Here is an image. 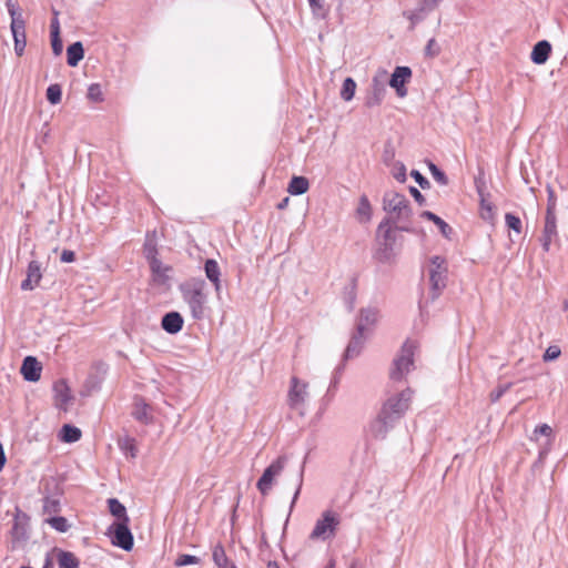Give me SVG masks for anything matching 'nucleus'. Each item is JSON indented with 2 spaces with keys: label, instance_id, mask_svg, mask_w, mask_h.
Wrapping results in <instances>:
<instances>
[{
  "label": "nucleus",
  "instance_id": "680f3d73",
  "mask_svg": "<svg viewBox=\"0 0 568 568\" xmlns=\"http://www.w3.org/2000/svg\"><path fill=\"white\" fill-rule=\"evenodd\" d=\"M7 463V457L2 444L0 443V471L3 469Z\"/></svg>",
  "mask_w": 568,
  "mask_h": 568
},
{
  "label": "nucleus",
  "instance_id": "20e7f679",
  "mask_svg": "<svg viewBox=\"0 0 568 568\" xmlns=\"http://www.w3.org/2000/svg\"><path fill=\"white\" fill-rule=\"evenodd\" d=\"M426 273L430 285V295L436 300L446 287L447 262L444 257L435 255L429 257L426 265Z\"/></svg>",
  "mask_w": 568,
  "mask_h": 568
},
{
  "label": "nucleus",
  "instance_id": "e433bc0d",
  "mask_svg": "<svg viewBox=\"0 0 568 568\" xmlns=\"http://www.w3.org/2000/svg\"><path fill=\"white\" fill-rule=\"evenodd\" d=\"M88 99L92 102H102L103 92L99 83H92L88 88Z\"/></svg>",
  "mask_w": 568,
  "mask_h": 568
},
{
  "label": "nucleus",
  "instance_id": "603ef678",
  "mask_svg": "<svg viewBox=\"0 0 568 568\" xmlns=\"http://www.w3.org/2000/svg\"><path fill=\"white\" fill-rule=\"evenodd\" d=\"M510 387V384L498 386L490 393L491 402H497Z\"/></svg>",
  "mask_w": 568,
  "mask_h": 568
},
{
  "label": "nucleus",
  "instance_id": "7c9ffc66",
  "mask_svg": "<svg viewBox=\"0 0 568 568\" xmlns=\"http://www.w3.org/2000/svg\"><path fill=\"white\" fill-rule=\"evenodd\" d=\"M357 84L353 78H346L343 81L342 89L339 95L343 101L349 102L353 100L356 92Z\"/></svg>",
  "mask_w": 568,
  "mask_h": 568
},
{
  "label": "nucleus",
  "instance_id": "393cba45",
  "mask_svg": "<svg viewBox=\"0 0 568 568\" xmlns=\"http://www.w3.org/2000/svg\"><path fill=\"white\" fill-rule=\"evenodd\" d=\"M310 189V182L305 176H293L287 185L291 195L305 194Z\"/></svg>",
  "mask_w": 568,
  "mask_h": 568
},
{
  "label": "nucleus",
  "instance_id": "ea45409f",
  "mask_svg": "<svg viewBox=\"0 0 568 568\" xmlns=\"http://www.w3.org/2000/svg\"><path fill=\"white\" fill-rule=\"evenodd\" d=\"M200 562V558L193 555L182 554L175 560L176 567H184L189 565H197Z\"/></svg>",
  "mask_w": 568,
  "mask_h": 568
},
{
  "label": "nucleus",
  "instance_id": "a878e982",
  "mask_svg": "<svg viewBox=\"0 0 568 568\" xmlns=\"http://www.w3.org/2000/svg\"><path fill=\"white\" fill-rule=\"evenodd\" d=\"M68 64L77 67L84 57V50L81 42H74L67 49Z\"/></svg>",
  "mask_w": 568,
  "mask_h": 568
},
{
  "label": "nucleus",
  "instance_id": "473e14b6",
  "mask_svg": "<svg viewBox=\"0 0 568 568\" xmlns=\"http://www.w3.org/2000/svg\"><path fill=\"white\" fill-rule=\"evenodd\" d=\"M377 233H378V236H383L384 244L386 246H392V244L394 242V237H395V232L392 229V226L389 225L388 221H384L378 225Z\"/></svg>",
  "mask_w": 568,
  "mask_h": 568
},
{
  "label": "nucleus",
  "instance_id": "6e6552de",
  "mask_svg": "<svg viewBox=\"0 0 568 568\" xmlns=\"http://www.w3.org/2000/svg\"><path fill=\"white\" fill-rule=\"evenodd\" d=\"M310 399V384L308 382L292 376L290 379V386L287 390V404L291 408L301 410L303 409Z\"/></svg>",
  "mask_w": 568,
  "mask_h": 568
},
{
  "label": "nucleus",
  "instance_id": "1a4fd4ad",
  "mask_svg": "<svg viewBox=\"0 0 568 568\" xmlns=\"http://www.w3.org/2000/svg\"><path fill=\"white\" fill-rule=\"evenodd\" d=\"M396 422L395 418L381 408L378 414L366 425L365 434L372 439H385L388 433L394 428Z\"/></svg>",
  "mask_w": 568,
  "mask_h": 568
},
{
  "label": "nucleus",
  "instance_id": "8fccbe9b",
  "mask_svg": "<svg viewBox=\"0 0 568 568\" xmlns=\"http://www.w3.org/2000/svg\"><path fill=\"white\" fill-rule=\"evenodd\" d=\"M430 172L434 179L439 182L440 184L445 185L447 184V178L436 165H430Z\"/></svg>",
  "mask_w": 568,
  "mask_h": 568
},
{
  "label": "nucleus",
  "instance_id": "412c9836",
  "mask_svg": "<svg viewBox=\"0 0 568 568\" xmlns=\"http://www.w3.org/2000/svg\"><path fill=\"white\" fill-rule=\"evenodd\" d=\"M132 415L136 420L143 424H150L153 420L152 409L150 405H148L142 399H135Z\"/></svg>",
  "mask_w": 568,
  "mask_h": 568
},
{
  "label": "nucleus",
  "instance_id": "39448f33",
  "mask_svg": "<svg viewBox=\"0 0 568 568\" xmlns=\"http://www.w3.org/2000/svg\"><path fill=\"white\" fill-rule=\"evenodd\" d=\"M417 349V344L412 341H406L397 356L394 358L393 366L389 371V377L394 382L404 379L407 374L413 369L414 355Z\"/></svg>",
  "mask_w": 568,
  "mask_h": 568
},
{
  "label": "nucleus",
  "instance_id": "6e6d98bb",
  "mask_svg": "<svg viewBox=\"0 0 568 568\" xmlns=\"http://www.w3.org/2000/svg\"><path fill=\"white\" fill-rule=\"evenodd\" d=\"M412 176L422 187H425V185L428 184L427 180L418 171H413Z\"/></svg>",
  "mask_w": 568,
  "mask_h": 568
},
{
  "label": "nucleus",
  "instance_id": "7ed1b4c3",
  "mask_svg": "<svg viewBox=\"0 0 568 568\" xmlns=\"http://www.w3.org/2000/svg\"><path fill=\"white\" fill-rule=\"evenodd\" d=\"M183 301L189 306L191 315L201 320L207 308L206 284L203 280H192L180 286Z\"/></svg>",
  "mask_w": 568,
  "mask_h": 568
},
{
  "label": "nucleus",
  "instance_id": "3c124183",
  "mask_svg": "<svg viewBox=\"0 0 568 568\" xmlns=\"http://www.w3.org/2000/svg\"><path fill=\"white\" fill-rule=\"evenodd\" d=\"M144 254L146 260L149 261V264L151 265L153 261H160L156 257V250L152 244H145L144 246Z\"/></svg>",
  "mask_w": 568,
  "mask_h": 568
},
{
  "label": "nucleus",
  "instance_id": "09e8293b",
  "mask_svg": "<svg viewBox=\"0 0 568 568\" xmlns=\"http://www.w3.org/2000/svg\"><path fill=\"white\" fill-rule=\"evenodd\" d=\"M43 509L45 513H55L59 509V500L55 498L48 497L44 499Z\"/></svg>",
  "mask_w": 568,
  "mask_h": 568
},
{
  "label": "nucleus",
  "instance_id": "423d86ee",
  "mask_svg": "<svg viewBox=\"0 0 568 568\" xmlns=\"http://www.w3.org/2000/svg\"><path fill=\"white\" fill-rule=\"evenodd\" d=\"M414 392L406 387L397 393L389 394L385 399L382 409L398 420L409 409Z\"/></svg>",
  "mask_w": 568,
  "mask_h": 568
},
{
  "label": "nucleus",
  "instance_id": "c03bdc74",
  "mask_svg": "<svg viewBox=\"0 0 568 568\" xmlns=\"http://www.w3.org/2000/svg\"><path fill=\"white\" fill-rule=\"evenodd\" d=\"M424 13L425 10L423 8L415 11H407L405 12V17L407 18V20L410 21L412 27H415L418 22H420L424 19Z\"/></svg>",
  "mask_w": 568,
  "mask_h": 568
},
{
  "label": "nucleus",
  "instance_id": "ddd939ff",
  "mask_svg": "<svg viewBox=\"0 0 568 568\" xmlns=\"http://www.w3.org/2000/svg\"><path fill=\"white\" fill-rule=\"evenodd\" d=\"M413 72L409 67H396L390 74L389 87L395 90L399 99H404L408 94L407 84L410 82Z\"/></svg>",
  "mask_w": 568,
  "mask_h": 568
},
{
  "label": "nucleus",
  "instance_id": "79ce46f5",
  "mask_svg": "<svg viewBox=\"0 0 568 568\" xmlns=\"http://www.w3.org/2000/svg\"><path fill=\"white\" fill-rule=\"evenodd\" d=\"M48 523L55 530L65 532L69 529V524L64 517H52L48 519Z\"/></svg>",
  "mask_w": 568,
  "mask_h": 568
},
{
  "label": "nucleus",
  "instance_id": "5701e85b",
  "mask_svg": "<svg viewBox=\"0 0 568 568\" xmlns=\"http://www.w3.org/2000/svg\"><path fill=\"white\" fill-rule=\"evenodd\" d=\"M551 45L548 41H539L535 44L531 51V60L536 64H544L549 58Z\"/></svg>",
  "mask_w": 568,
  "mask_h": 568
},
{
  "label": "nucleus",
  "instance_id": "aec40b11",
  "mask_svg": "<svg viewBox=\"0 0 568 568\" xmlns=\"http://www.w3.org/2000/svg\"><path fill=\"white\" fill-rule=\"evenodd\" d=\"M184 320L179 312H170L162 318V328L169 334H176L183 328Z\"/></svg>",
  "mask_w": 568,
  "mask_h": 568
},
{
  "label": "nucleus",
  "instance_id": "2eb2a0df",
  "mask_svg": "<svg viewBox=\"0 0 568 568\" xmlns=\"http://www.w3.org/2000/svg\"><path fill=\"white\" fill-rule=\"evenodd\" d=\"M42 280V267L38 261H31L27 267L26 278L21 282L22 291H33Z\"/></svg>",
  "mask_w": 568,
  "mask_h": 568
},
{
  "label": "nucleus",
  "instance_id": "a211bd4d",
  "mask_svg": "<svg viewBox=\"0 0 568 568\" xmlns=\"http://www.w3.org/2000/svg\"><path fill=\"white\" fill-rule=\"evenodd\" d=\"M557 236V215H546L545 225L542 235L540 237V242L542 248L548 252L550 250V245L552 240Z\"/></svg>",
  "mask_w": 568,
  "mask_h": 568
},
{
  "label": "nucleus",
  "instance_id": "f8f14e48",
  "mask_svg": "<svg viewBox=\"0 0 568 568\" xmlns=\"http://www.w3.org/2000/svg\"><path fill=\"white\" fill-rule=\"evenodd\" d=\"M285 467V458H276L263 473L258 479L256 487L262 495H267L276 479Z\"/></svg>",
  "mask_w": 568,
  "mask_h": 568
},
{
  "label": "nucleus",
  "instance_id": "4be33fe9",
  "mask_svg": "<svg viewBox=\"0 0 568 568\" xmlns=\"http://www.w3.org/2000/svg\"><path fill=\"white\" fill-rule=\"evenodd\" d=\"M372 216L373 207L371 205V202L366 195H362L358 200V204L355 211V217L359 223L366 224L371 222Z\"/></svg>",
  "mask_w": 568,
  "mask_h": 568
},
{
  "label": "nucleus",
  "instance_id": "f704fd0d",
  "mask_svg": "<svg viewBox=\"0 0 568 568\" xmlns=\"http://www.w3.org/2000/svg\"><path fill=\"white\" fill-rule=\"evenodd\" d=\"M213 561L219 568H227L232 562L229 561L224 548L220 545L213 549Z\"/></svg>",
  "mask_w": 568,
  "mask_h": 568
},
{
  "label": "nucleus",
  "instance_id": "774afa93",
  "mask_svg": "<svg viewBox=\"0 0 568 568\" xmlns=\"http://www.w3.org/2000/svg\"><path fill=\"white\" fill-rule=\"evenodd\" d=\"M301 485H302V483L300 481V484H298V486H297V489H296V491H295V494H294V497H293V501H292V504H294V503L296 501V499H297V497H298V495H300V491H301Z\"/></svg>",
  "mask_w": 568,
  "mask_h": 568
},
{
  "label": "nucleus",
  "instance_id": "9b49d317",
  "mask_svg": "<svg viewBox=\"0 0 568 568\" xmlns=\"http://www.w3.org/2000/svg\"><path fill=\"white\" fill-rule=\"evenodd\" d=\"M129 523L126 519L124 521H115L108 529L111 542L126 551L133 548V536L129 529Z\"/></svg>",
  "mask_w": 568,
  "mask_h": 568
},
{
  "label": "nucleus",
  "instance_id": "a18cd8bd",
  "mask_svg": "<svg viewBox=\"0 0 568 568\" xmlns=\"http://www.w3.org/2000/svg\"><path fill=\"white\" fill-rule=\"evenodd\" d=\"M480 215L484 220H491L494 216L493 205L485 199L480 201Z\"/></svg>",
  "mask_w": 568,
  "mask_h": 568
},
{
  "label": "nucleus",
  "instance_id": "2f4dec72",
  "mask_svg": "<svg viewBox=\"0 0 568 568\" xmlns=\"http://www.w3.org/2000/svg\"><path fill=\"white\" fill-rule=\"evenodd\" d=\"M108 504L109 510L114 517H116V521H124V519L130 521L125 507L118 499L111 498L108 500Z\"/></svg>",
  "mask_w": 568,
  "mask_h": 568
},
{
  "label": "nucleus",
  "instance_id": "f257e3e1",
  "mask_svg": "<svg viewBox=\"0 0 568 568\" xmlns=\"http://www.w3.org/2000/svg\"><path fill=\"white\" fill-rule=\"evenodd\" d=\"M379 320V311L375 306L361 308L356 321V334L353 336L346 348V357L356 356L364 343V339L373 332Z\"/></svg>",
  "mask_w": 568,
  "mask_h": 568
},
{
  "label": "nucleus",
  "instance_id": "5fc2aeb1",
  "mask_svg": "<svg viewBox=\"0 0 568 568\" xmlns=\"http://www.w3.org/2000/svg\"><path fill=\"white\" fill-rule=\"evenodd\" d=\"M75 260V255L73 251L64 250L61 253V261L64 263H72Z\"/></svg>",
  "mask_w": 568,
  "mask_h": 568
},
{
  "label": "nucleus",
  "instance_id": "c756f323",
  "mask_svg": "<svg viewBox=\"0 0 568 568\" xmlns=\"http://www.w3.org/2000/svg\"><path fill=\"white\" fill-rule=\"evenodd\" d=\"M59 437L64 443H75L81 438V430L71 425H64L60 430Z\"/></svg>",
  "mask_w": 568,
  "mask_h": 568
},
{
  "label": "nucleus",
  "instance_id": "bf43d9fd",
  "mask_svg": "<svg viewBox=\"0 0 568 568\" xmlns=\"http://www.w3.org/2000/svg\"><path fill=\"white\" fill-rule=\"evenodd\" d=\"M419 216L423 217V219H427V220H429L432 222H435L438 219L437 215H435L434 213H432L429 211L422 212Z\"/></svg>",
  "mask_w": 568,
  "mask_h": 568
},
{
  "label": "nucleus",
  "instance_id": "9d476101",
  "mask_svg": "<svg viewBox=\"0 0 568 568\" xmlns=\"http://www.w3.org/2000/svg\"><path fill=\"white\" fill-rule=\"evenodd\" d=\"M387 71L382 69L378 70L372 78L369 90L365 97V105L367 108H375L383 103L386 94V88L384 83Z\"/></svg>",
  "mask_w": 568,
  "mask_h": 568
},
{
  "label": "nucleus",
  "instance_id": "e2e57ef3",
  "mask_svg": "<svg viewBox=\"0 0 568 568\" xmlns=\"http://www.w3.org/2000/svg\"><path fill=\"white\" fill-rule=\"evenodd\" d=\"M443 0H424L425 8L433 9L438 6Z\"/></svg>",
  "mask_w": 568,
  "mask_h": 568
},
{
  "label": "nucleus",
  "instance_id": "c85d7f7f",
  "mask_svg": "<svg viewBox=\"0 0 568 568\" xmlns=\"http://www.w3.org/2000/svg\"><path fill=\"white\" fill-rule=\"evenodd\" d=\"M120 449L128 457L134 458L138 454L136 442L130 436L121 437L118 442Z\"/></svg>",
  "mask_w": 568,
  "mask_h": 568
},
{
  "label": "nucleus",
  "instance_id": "0eeeda50",
  "mask_svg": "<svg viewBox=\"0 0 568 568\" xmlns=\"http://www.w3.org/2000/svg\"><path fill=\"white\" fill-rule=\"evenodd\" d=\"M341 519L338 514L332 510H325L316 520L310 535L312 540H331L335 537Z\"/></svg>",
  "mask_w": 568,
  "mask_h": 568
},
{
  "label": "nucleus",
  "instance_id": "f3484780",
  "mask_svg": "<svg viewBox=\"0 0 568 568\" xmlns=\"http://www.w3.org/2000/svg\"><path fill=\"white\" fill-rule=\"evenodd\" d=\"M42 365L34 356H27L20 373L27 382H38L41 378Z\"/></svg>",
  "mask_w": 568,
  "mask_h": 568
},
{
  "label": "nucleus",
  "instance_id": "864d4df0",
  "mask_svg": "<svg viewBox=\"0 0 568 568\" xmlns=\"http://www.w3.org/2000/svg\"><path fill=\"white\" fill-rule=\"evenodd\" d=\"M51 45H52V51H53V53L55 55L61 54L62 49H63V44H62V41L60 39V34L59 36H51Z\"/></svg>",
  "mask_w": 568,
  "mask_h": 568
},
{
  "label": "nucleus",
  "instance_id": "6ab92c4d",
  "mask_svg": "<svg viewBox=\"0 0 568 568\" xmlns=\"http://www.w3.org/2000/svg\"><path fill=\"white\" fill-rule=\"evenodd\" d=\"M152 272V281L156 285H166L171 278V267L163 265L161 261H153L150 265Z\"/></svg>",
  "mask_w": 568,
  "mask_h": 568
},
{
  "label": "nucleus",
  "instance_id": "de8ad7c7",
  "mask_svg": "<svg viewBox=\"0 0 568 568\" xmlns=\"http://www.w3.org/2000/svg\"><path fill=\"white\" fill-rule=\"evenodd\" d=\"M434 224L438 227V230L440 231V233L443 234L444 237H446V239L450 237L452 227L444 220H442L438 216V219L434 222Z\"/></svg>",
  "mask_w": 568,
  "mask_h": 568
},
{
  "label": "nucleus",
  "instance_id": "4c0bfd02",
  "mask_svg": "<svg viewBox=\"0 0 568 568\" xmlns=\"http://www.w3.org/2000/svg\"><path fill=\"white\" fill-rule=\"evenodd\" d=\"M424 53L427 58L430 59L437 57L440 53V45L435 38H432L427 41Z\"/></svg>",
  "mask_w": 568,
  "mask_h": 568
},
{
  "label": "nucleus",
  "instance_id": "f03ea898",
  "mask_svg": "<svg viewBox=\"0 0 568 568\" xmlns=\"http://www.w3.org/2000/svg\"><path fill=\"white\" fill-rule=\"evenodd\" d=\"M383 207L395 223H403V225L399 226L400 230L406 232L414 231L410 221L413 211L409 201L404 194L394 191L385 193Z\"/></svg>",
  "mask_w": 568,
  "mask_h": 568
},
{
  "label": "nucleus",
  "instance_id": "49530a36",
  "mask_svg": "<svg viewBox=\"0 0 568 568\" xmlns=\"http://www.w3.org/2000/svg\"><path fill=\"white\" fill-rule=\"evenodd\" d=\"M560 348L556 345H551L545 351L542 358L545 362H551L557 359L560 356Z\"/></svg>",
  "mask_w": 568,
  "mask_h": 568
},
{
  "label": "nucleus",
  "instance_id": "dca6fc26",
  "mask_svg": "<svg viewBox=\"0 0 568 568\" xmlns=\"http://www.w3.org/2000/svg\"><path fill=\"white\" fill-rule=\"evenodd\" d=\"M11 33L14 42V52L18 57H21L24 52L27 45V34H26V21L16 20L10 23Z\"/></svg>",
  "mask_w": 568,
  "mask_h": 568
},
{
  "label": "nucleus",
  "instance_id": "72a5a7b5",
  "mask_svg": "<svg viewBox=\"0 0 568 568\" xmlns=\"http://www.w3.org/2000/svg\"><path fill=\"white\" fill-rule=\"evenodd\" d=\"M312 14L317 19H325L328 14V8L324 0H307Z\"/></svg>",
  "mask_w": 568,
  "mask_h": 568
},
{
  "label": "nucleus",
  "instance_id": "a19ab883",
  "mask_svg": "<svg viewBox=\"0 0 568 568\" xmlns=\"http://www.w3.org/2000/svg\"><path fill=\"white\" fill-rule=\"evenodd\" d=\"M505 222H506V225L510 230L515 231L517 234H519L521 232V221L516 215H514L511 213H507L505 215Z\"/></svg>",
  "mask_w": 568,
  "mask_h": 568
},
{
  "label": "nucleus",
  "instance_id": "b1692460",
  "mask_svg": "<svg viewBox=\"0 0 568 568\" xmlns=\"http://www.w3.org/2000/svg\"><path fill=\"white\" fill-rule=\"evenodd\" d=\"M206 277L213 283L215 292L219 294L222 287L221 284V271L215 260H207L204 265Z\"/></svg>",
  "mask_w": 568,
  "mask_h": 568
},
{
  "label": "nucleus",
  "instance_id": "4d7b16f0",
  "mask_svg": "<svg viewBox=\"0 0 568 568\" xmlns=\"http://www.w3.org/2000/svg\"><path fill=\"white\" fill-rule=\"evenodd\" d=\"M50 29H51V36H59L60 34V23H59V20L57 18L52 19Z\"/></svg>",
  "mask_w": 568,
  "mask_h": 568
},
{
  "label": "nucleus",
  "instance_id": "37998d69",
  "mask_svg": "<svg viewBox=\"0 0 568 568\" xmlns=\"http://www.w3.org/2000/svg\"><path fill=\"white\" fill-rule=\"evenodd\" d=\"M6 8L11 18V21L23 20L22 13L19 11L17 2L13 0H7Z\"/></svg>",
  "mask_w": 568,
  "mask_h": 568
},
{
  "label": "nucleus",
  "instance_id": "bb28decb",
  "mask_svg": "<svg viewBox=\"0 0 568 568\" xmlns=\"http://www.w3.org/2000/svg\"><path fill=\"white\" fill-rule=\"evenodd\" d=\"M541 437H545L547 439V445H550L554 439V430L548 424H540L535 427L530 439L540 443Z\"/></svg>",
  "mask_w": 568,
  "mask_h": 568
},
{
  "label": "nucleus",
  "instance_id": "052dcab7",
  "mask_svg": "<svg viewBox=\"0 0 568 568\" xmlns=\"http://www.w3.org/2000/svg\"><path fill=\"white\" fill-rule=\"evenodd\" d=\"M419 216L423 217V219H427V220H429L432 222H435L438 219L437 215H435L434 213H432L429 211L422 212Z\"/></svg>",
  "mask_w": 568,
  "mask_h": 568
},
{
  "label": "nucleus",
  "instance_id": "cd10ccee",
  "mask_svg": "<svg viewBox=\"0 0 568 568\" xmlns=\"http://www.w3.org/2000/svg\"><path fill=\"white\" fill-rule=\"evenodd\" d=\"M57 557L59 568H79L80 562L74 554L59 550Z\"/></svg>",
  "mask_w": 568,
  "mask_h": 568
},
{
  "label": "nucleus",
  "instance_id": "c9c22d12",
  "mask_svg": "<svg viewBox=\"0 0 568 568\" xmlns=\"http://www.w3.org/2000/svg\"><path fill=\"white\" fill-rule=\"evenodd\" d=\"M47 99L51 104H58L62 99V90L59 84H51L47 89Z\"/></svg>",
  "mask_w": 568,
  "mask_h": 568
},
{
  "label": "nucleus",
  "instance_id": "0e129e2a",
  "mask_svg": "<svg viewBox=\"0 0 568 568\" xmlns=\"http://www.w3.org/2000/svg\"><path fill=\"white\" fill-rule=\"evenodd\" d=\"M410 192H412L413 196L416 199V201L422 203V201L424 200L422 193L417 189H415V187H412Z\"/></svg>",
  "mask_w": 568,
  "mask_h": 568
},
{
  "label": "nucleus",
  "instance_id": "4468645a",
  "mask_svg": "<svg viewBox=\"0 0 568 568\" xmlns=\"http://www.w3.org/2000/svg\"><path fill=\"white\" fill-rule=\"evenodd\" d=\"M54 404L59 409L68 410L73 403V395L68 383L60 379L53 385Z\"/></svg>",
  "mask_w": 568,
  "mask_h": 568
},
{
  "label": "nucleus",
  "instance_id": "58836bf2",
  "mask_svg": "<svg viewBox=\"0 0 568 568\" xmlns=\"http://www.w3.org/2000/svg\"><path fill=\"white\" fill-rule=\"evenodd\" d=\"M547 194H548V201H547L546 215H556L557 196L555 194L554 189L549 185L547 186Z\"/></svg>",
  "mask_w": 568,
  "mask_h": 568
},
{
  "label": "nucleus",
  "instance_id": "338daca9",
  "mask_svg": "<svg viewBox=\"0 0 568 568\" xmlns=\"http://www.w3.org/2000/svg\"><path fill=\"white\" fill-rule=\"evenodd\" d=\"M389 258H390V253L387 250H385L382 253V255L379 256V260H382V261H388Z\"/></svg>",
  "mask_w": 568,
  "mask_h": 568
},
{
  "label": "nucleus",
  "instance_id": "69168bd1",
  "mask_svg": "<svg viewBox=\"0 0 568 568\" xmlns=\"http://www.w3.org/2000/svg\"><path fill=\"white\" fill-rule=\"evenodd\" d=\"M288 202H290V199H288V197H285V199H283V200L278 203L277 207H278L280 210H283V209H285V207L288 205Z\"/></svg>",
  "mask_w": 568,
  "mask_h": 568
},
{
  "label": "nucleus",
  "instance_id": "13d9d810",
  "mask_svg": "<svg viewBox=\"0 0 568 568\" xmlns=\"http://www.w3.org/2000/svg\"><path fill=\"white\" fill-rule=\"evenodd\" d=\"M394 176L400 182H404L406 180V172L404 165H400L398 168V171L394 173Z\"/></svg>",
  "mask_w": 568,
  "mask_h": 568
}]
</instances>
